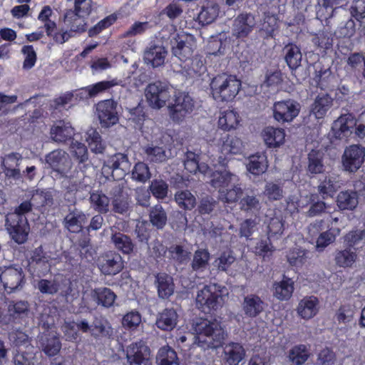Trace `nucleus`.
<instances>
[{
  "label": "nucleus",
  "mask_w": 365,
  "mask_h": 365,
  "mask_svg": "<svg viewBox=\"0 0 365 365\" xmlns=\"http://www.w3.org/2000/svg\"><path fill=\"white\" fill-rule=\"evenodd\" d=\"M127 157L121 153H117L108 157L101 168V175L106 179L114 180L121 178L125 175L127 168Z\"/></svg>",
  "instance_id": "13"
},
{
  "label": "nucleus",
  "mask_w": 365,
  "mask_h": 365,
  "mask_svg": "<svg viewBox=\"0 0 365 365\" xmlns=\"http://www.w3.org/2000/svg\"><path fill=\"white\" fill-rule=\"evenodd\" d=\"M332 105V99L328 95L318 96L313 103L311 114L317 119L324 118Z\"/></svg>",
  "instance_id": "33"
},
{
  "label": "nucleus",
  "mask_w": 365,
  "mask_h": 365,
  "mask_svg": "<svg viewBox=\"0 0 365 365\" xmlns=\"http://www.w3.org/2000/svg\"><path fill=\"white\" fill-rule=\"evenodd\" d=\"M111 327L107 320L101 319L95 322L94 329H93V334L107 336L111 334Z\"/></svg>",
  "instance_id": "62"
},
{
  "label": "nucleus",
  "mask_w": 365,
  "mask_h": 365,
  "mask_svg": "<svg viewBox=\"0 0 365 365\" xmlns=\"http://www.w3.org/2000/svg\"><path fill=\"white\" fill-rule=\"evenodd\" d=\"M267 227L269 239L278 238L283 233L284 225L278 217L272 218Z\"/></svg>",
  "instance_id": "60"
},
{
  "label": "nucleus",
  "mask_w": 365,
  "mask_h": 365,
  "mask_svg": "<svg viewBox=\"0 0 365 365\" xmlns=\"http://www.w3.org/2000/svg\"><path fill=\"white\" fill-rule=\"evenodd\" d=\"M224 359L229 365H238L245 357V350L239 343L231 342L223 349Z\"/></svg>",
  "instance_id": "29"
},
{
  "label": "nucleus",
  "mask_w": 365,
  "mask_h": 365,
  "mask_svg": "<svg viewBox=\"0 0 365 365\" xmlns=\"http://www.w3.org/2000/svg\"><path fill=\"white\" fill-rule=\"evenodd\" d=\"M148 159L153 162H163L168 158L166 151L162 146L151 144L145 148Z\"/></svg>",
  "instance_id": "52"
},
{
  "label": "nucleus",
  "mask_w": 365,
  "mask_h": 365,
  "mask_svg": "<svg viewBox=\"0 0 365 365\" xmlns=\"http://www.w3.org/2000/svg\"><path fill=\"white\" fill-rule=\"evenodd\" d=\"M5 225L11 240L16 243L21 245L26 242L30 226L26 217L17 214H8Z\"/></svg>",
  "instance_id": "8"
},
{
  "label": "nucleus",
  "mask_w": 365,
  "mask_h": 365,
  "mask_svg": "<svg viewBox=\"0 0 365 365\" xmlns=\"http://www.w3.org/2000/svg\"><path fill=\"white\" fill-rule=\"evenodd\" d=\"M46 162L55 171L67 173L71 168V160L68 153L62 150H54L46 155Z\"/></svg>",
  "instance_id": "19"
},
{
  "label": "nucleus",
  "mask_w": 365,
  "mask_h": 365,
  "mask_svg": "<svg viewBox=\"0 0 365 365\" xmlns=\"http://www.w3.org/2000/svg\"><path fill=\"white\" fill-rule=\"evenodd\" d=\"M254 18L250 14H241L235 19L233 24V35L237 38L246 37L252 30Z\"/></svg>",
  "instance_id": "30"
},
{
  "label": "nucleus",
  "mask_w": 365,
  "mask_h": 365,
  "mask_svg": "<svg viewBox=\"0 0 365 365\" xmlns=\"http://www.w3.org/2000/svg\"><path fill=\"white\" fill-rule=\"evenodd\" d=\"M116 106L113 100H106L98 103L96 111L103 126L109 127L118 122Z\"/></svg>",
  "instance_id": "17"
},
{
  "label": "nucleus",
  "mask_w": 365,
  "mask_h": 365,
  "mask_svg": "<svg viewBox=\"0 0 365 365\" xmlns=\"http://www.w3.org/2000/svg\"><path fill=\"white\" fill-rule=\"evenodd\" d=\"M42 351L48 356L57 355L61 349L59 337L52 332H43L38 339Z\"/></svg>",
  "instance_id": "25"
},
{
  "label": "nucleus",
  "mask_w": 365,
  "mask_h": 365,
  "mask_svg": "<svg viewBox=\"0 0 365 365\" xmlns=\"http://www.w3.org/2000/svg\"><path fill=\"white\" fill-rule=\"evenodd\" d=\"M85 215L70 212L65 217V226L69 232L78 233L82 230Z\"/></svg>",
  "instance_id": "45"
},
{
  "label": "nucleus",
  "mask_w": 365,
  "mask_h": 365,
  "mask_svg": "<svg viewBox=\"0 0 365 365\" xmlns=\"http://www.w3.org/2000/svg\"><path fill=\"white\" fill-rule=\"evenodd\" d=\"M365 161V148L360 145L346 147L341 156L342 170L351 173H356Z\"/></svg>",
  "instance_id": "11"
},
{
  "label": "nucleus",
  "mask_w": 365,
  "mask_h": 365,
  "mask_svg": "<svg viewBox=\"0 0 365 365\" xmlns=\"http://www.w3.org/2000/svg\"><path fill=\"white\" fill-rule=\"evenodd\" d=\"M296 311L302 319H311L317 316L319 311V301L314 296L305 297L299 302Z\"/></svg>",
  "instance_id": "21"
},
{
  "label": "nucleus",
  "mask_w": 365,
  "mask_h": 365,
  "mask_svg": "<svg viewBox=\"0 0 365 365\" xmlns=\"http://www.w3.org/2000/svg\"><path fill=\"white\" fill-rule=\"evenodd\" d=\"M178 314L173 309H165L157 317L155 324L164 331L172 330L177 324Z\"/></svg>",
  "instance_id": "32"
},
{
  "label": "nucleus",
  "mask_w": 365,
  "mask_h": 365,
  "mask_svg": "<svg viewBox=\"0 0 365 365\" xmlns=\"http://www.w3.org/2000/svg\"><path fill=\"white\" fill-rule=\"evenodd\" d=\"M74 128L70 122L58 120L51 127L50 135L53 140L58 143H66L73 139Z\"/></svg>",
  "instance_id": "22"
},
{
  "label": "nucleus",
  "mask_w": 365,
  "mask_h": 365,
  "mask_svg": "<svg viewBox=\"0 0 365 365\" xmlns=\"http://www.w3.org/2000/svg\"><path fill=\"white\" fill-rule=\"evenodd\" d=\"M197 155L193 153H188L187 154V158L185 161V168L190 173H196L197 171L204 175H209L211 176L210 168L203 163L199 164L197 159Z\"/></svg>",
  "instance_id": "40"
},
{
  "label": "nucleus",
  "mask_w": 365,
  "mask_h": 365,
  "mask_svg": "<svg viewBox=\"0 0 365 365\" xmlns=\"http://www.w3.org/2000/svg\"><path fill=\"white\" fill-rule=\"evenodd\" d=\"M358 259L356 251L351 248L338 251L335 254L334 260L337 266L343 268H351Z\"/></svg>",
  "instance_id": "34"
},
{
  "label": "nucleus",
  "mask_w": 365,
  "mask_h": 365,
  "mask_svg": "<svg viewBox=\"0 0 365 365\" xmlns=\"http://www.w3.org/2000/svg\"><path fill=\"white\" fill-rule=\"evenodd\" d=\"M309 353L304 345L294 346L289 351L288 357L289 361L295 365L303 364L309 358Z\"/></svg>",
  "instance_id": "44"
},
{
  "label": "nucleus",
  "mask_w": 365,
  "mask_h": 365,
  "mask_svg": "<svg viewBox=\"0 0 365 365\" xmlns=\"http://www.w3.org/2000/svg\"><path fill=\"white\" fill-rule=\"evenodd\" d=\"M284 52L285 61L290 68H297L300 66L302 56L297 46L289 44L285 46Z\"/></svg>",
  "instance_id": "41"
},
{
  "label": "nucleus",
  "mask_w": 365,
  "mask_h": 365,
  "mask_svg": "<svg viewBox=\"0 0 365 365\" xmlns=\"http://www.w3.org/2000/svg\"><path fill=\"white\" fill-rule=\"evenodd\" d=\"M219 14V6L214 3H210L202 8L198 15V19L202 24H208L213 22Z\"/></svg>",
  "instance_id": "43"
},
{
  "label": "nucleus",
  "mask_w": 365,
  "mask_h": 365,
  "mask_svg": "<svg viewBox=\"0 0 365 365\" xmlns=\"http://www.w3.org/2000/svg\"><path fill=\"white\" fill-rule=\"evenodd\" d=\"M235 262V257L231 250H226L222 252L214 261V265L220 271L226 272L228 268Z\"/></svg>",
  "instance_id": "51"
},
{
  "label": "nucleus",
  "mask_w": 365,
  "mask_h": 365,
  "mask_svg": "<svg viewBox=\"0 0 365 365\" xmlns=\"http://www.w3.org/2000/svg\"><path fill=\"white\" fill-rule=\"evenodd\" d=\"M196 48L195 37L187 33L177 35L172 43V51L175 56L183 62L191 59Z\"/></svg>",
  "instance_id": "10"
},
{
  "label": "nucleus",
  "mask_w": 365,
  "mask_h": 365,
  "mask_svg": "<svg viewBox=\"0 0 365 365\" xmlns=\"http://www.w3.org/2000/svg\"><path fill=\"white\" fill-rule=\"evenodd\" d=\"M322 160V153L319 151L312 150L309 154V171L315 174L322 173L324 170V165Z\"/></svg>",
  "instance_id": "55"
},
{
  "label": "nucleus",
  "mask_w": 365,
  "mask_h": 365,
  "mask_svg": "<svg viewBox=\"0 0 365 365\" xmlns=\"http://www.w3.org/2000/svg\"><path fill=\"white\" fill-rule=\"evenodd\" d=\"M156 361L158 365H180L176 352L168 346L159 349Z\"/></svg>",
  "instance_id": "39"
},
{
  "label": "nucleus",
  "mask_w": 365,
  "mask_h": 365,
  "mask_svg": "<svg viewBox=\"0 0 365 365\" xmlns=\"http://www.w3.org/2000/svg\"><path fill=\"white\" fill-rule=\"evenodd\" d=\"M359 203L356 192L344 190L340 192L336 197V205L341 210H352Z\"/></svg>",
  "instance_id": "35"
},
{
  "label": "nucleus",
  "mask_w": 365,
  "mask_h": 365,
  "mask_svg": "<svg viewBox=\"0 0 365 365\" xmlns=\"http://www.w3.org/2000/svg\"><path fill=\"white\" fill-rule=\"evenodd\" d=\"M286 131L282 128L267 126L261 132V138L269 148H279L286 143Z\"/></svg>",
  "instance_id": "18"
},
{
  "label": "nucleus",
  "mask_w": 365,
  "mask_h": 365,
  "mask_svg": "<svg viewBox=\"0 0 365 365\" xmlns=\"http://www.w3.org/2000/svg\"><path fill=\"white\" fill-rule=\"evenodd\" d=\"M195 336V343L203 349L217 348L225 339V334L217 319H197L192 323Z\"/></svg>",
  "instance_id": "1"
},
{
  "label": "nucleus",
  "mask_w": 365,
  "mask_h": 365,
  "mask_svg": "<svg viewBox=\"0 0 365 365\" xmlns=\"http://www.w3.org/2000/svg\"><path fill=\"white\" fill-rule=\"evenodd\" d=\"M211 185L218 189L219 197L226 202H235L242 195L240 187L235 185L236 176L231 175L226 169L215 170L210 176Z\"/></svg>",
  "instance_id": "4"
},
{
  "label": "nucleus",
  "mask_w": 365,
  "mask_h": 365,
  "mask_svg": "<svg viewBox=\"0 0 365 365\" xmlns=\"http://www.w3.org/2000/svg\"><path fill=\"white\" fill-rule=\"evenodd\" d=\"M141 322V314L138 312L133 310L125 314L122 319L123 327L129 330L136 329Z\"/></svg>",
  "instance_id": "50"
},
{
  "label": "nucleus",
  "mask_w": 365,
  "mask_h": 365,
  "mask_svg": "<svg viewBox=\"0 0 365 365\" xmlns=\"http://www.w3.org/2000/svg\"><path fill=\"white\" fill-rule=\"evenodd\" d=\"M91 9L83 10L80 8L67 10L64 15V24L71 31L83 32L86 30V17L89 15Z\"/></svg>",
  "instance_id": "16"
},
{
  "label": "nucleus",
  "mask_w": 365,
  "mask_h": 365,
  "mask_svg": "<svg viewBox=\"0 0 365 365\" xmlns=\"http://www.w3.org/2000/svg\"><path fill=\"white\" fill-rule=\"evenodd\" d=\"M242 118L235 110L227 109L220 113L218 116V127L225 131L238 129L241 125Z\"/></svg>",
  "instance_id": "23"
},
{
  "label": "nucleus",
  "mask_w": 365,
  "mask_h": 365,
  "mask_svg": "<svg viewBox=\"0 0 365 365\" xmlns=\"http://www.w3.org/2000/svg\"><path fill=\"white\" fill-rule=\"evenodd\" d=\"M110 200L108 197L101 193L93 194V207L101 212L108 210Z\"/></svg>",
  "instance_id": "61"
},
{
  "label": "nucleus",
  "mask_w": 365,
  "mask_h": 365,
  "mask_svg": "<svg viewBox=\"0 0 365 365\" xmlns=\"http://www.w3.org/2000/svg\"><path fill=\"white\" fill-rule=\"evenodd\" d=\"M340 187L339 177L332 175L325 177L324 180L319 185L318 190L324 197L325 196L332 197Z\"/></svg>",
  "instance_id": "38"
},
{
  "label": "nucleus",
  "mask_w": 365,
  "mask_h": 365,
  "mask_svg": "<svg viewBox=\"0 0 365 365\" xmlns=\"http://www.w3.org/2000/svg\"><path fill=\"white\" fill-rule=\"evenodd\" d=\"M14 365H36L37 359L33 351H18L13 358Z\"/></svg>",
  "instance_id": "53"
},
{
  "label": "nucleus",
  "mask_w": 365,
  "mask_h": 365,
  "mask_svg": "<svg viewBox=\"0 0 365 365\" xmlns=\"http://www.w3.org/2000/svg\"><path fill=\"white\" fill-rule=\"evenodd\" d=\"M43 253L41 246L36 248L31 253L28 264V272L34 277H41L47 272V265L43 259Z\"/></svg>",
  "instance_id": "26"
},
{
  "label": "nucleus",
  "mask_w": 365,
  "mask_h": 365,
  "mask_svg": "<svg viewBox=\"0 0 365 365\" xmlns=\"http://www.w3.org/2000/svg\"><path fill=\"white\" fill-rule=\"evenodd\" d=\"M355 125L356 119L353 115L350 113L341 115L332 125V135L338 139L347 138L352 133Z\"/></svg>",
  "instance_id": "20"
},
{
  "label": "nucleus",
  "mask_w": 365,
  "mask_h": 365,
  "mask_svg": "<svg viewBox=\"0 0 365 365\" xmlns=\"http://www.w3.org/2000/svg\"><path fill=\"white\" fill-rule=\"evenodd\" d=\"M158 295L162 299H167L174 292V284L171 277L166 274H159L156 277Z\"/></svg>",
  "instance_id": "36"
},
{
  "label": "nucleus",
  "mask_w": 365,
  "mask_h": 365,
  "mask_svg": "<svg viewBox=\"0 0 365 365\" xmlns=\"http://www.w3.org/2000/svg\"><path fill=\"white\" fill-rule=\"evenodd\" d=\"M174 93L175 89L169 83L155 81L147 86L145 96L152 108L160 109L169 103Z\"/></svg>",
  "instance_id": "5"
},
{
  "label": "nucleus",
  "mask_w": 365,
  "mask_h": 365,
  "mask_svg": "<svg viewBox=\"0 0 365 365\" xmlns=\"http://www.w3.org/2000/svg\"><path fill=\"white\" fill-rule=\"evenodd\" d=\"M247 168L253 175H260L264 173L267 168V156L264 153H257L250 156Z\"/></svg>",
  "instance_id": "37"
},
{
  "label": "nucleus",
  "mask_w": 365,
  "mask_h": 365,
  "mask_svg": "<svg viewBox=\"0 0 365 365\" xmlns=\"http://www.w3.org/2000/svg\"><path fill=\"white\" fill-rule=\"evenodd\" d=\"M112 240L116 248L123 252L129 254L133 251V243L127 236L121 233H116L113 235Z\"/></svg>",
  "instance_id": "54"
},
{
  "label": "nucleus",
  "mask_w": 365,
  "mask_h": 365,
  "mask_svg": "<svg viewBox=\"0 0 365 365\" xmlns=\"http://www.w3.org/2000/svg\"><path fill=\"white\" fill-rule=\"evenodd\" d=\"M351 14L358 21L365 19V0H354Z\"/></svg>",
  "instance_id": "64"
},
{
  "label": "nucleus",
  "mask_w": 365,
  "mask_h": 365,
  "mask_svg": "<svg viewBox=\"0 0 365 365\" xmlns=\"http://www.w3.org/2000/svg\"><path fill=\"white\" fill-rule=\"evenodd\" d=\"M150 219L154 226L162 228L166 223L167 216L163 207L160 205H156L150 212Z\"/></svg>",
  "instance_id": "56"
},
{
  "label": "nucleus",
  "mask_w": 365,
  "mask_h": 365,
  "mask_svg": "<svg viewBox=\"0 0 365 365\" xmlns=\"http://www.w3.org/2000/svg\"><path fill=\"white\" fill-rule=\"evenodd\" d=\"M317 363V365H335V354L329 349H324L319 354Z\"/></svg>",
  "instance_id": "63"
},
{
  "label": "nucleus",
  "mask_w": 365,
  "mask_h": 365,
  "mask_svg": "<svg viewBox=\"0 0 365 365\" xmlns=\"http://www.w3.org/2000/svg\"><path fill=\"white\" fill-rule=\"evenodd\" d=\"M95 294L98 303L106 307H111L116 298V295L110 289L103 287L97 289Z\"/></svg>",
  "instance_id": "47"
},
{
  "label": "nucleus",
  "mask_w": 365,
  "mask_h": 365,
  "mask_svg": "<svg viewBox=\"0 0 365 365\" xmlns=\"http://www.w3.org/2000/svg\"><path fill=\"white\" fill-rule=\"evenodd\" d=\"M126 358L129 365H152L150 348L142 341L127 348Z\"/></svg>",
  "instance_id": "15"
},
{
  "label": "nucleus",
  "mask_w": 365,
  "mask_h": 365,
  "mask_svg": "<svg viewBox=\"0 0 365 365\" xmlns=\"http://www.w3.org/2000/svg\"><path fill=\"white\" fill-rule=\"evenodd\" d=\"M227 287L216 284L204 287L198 291L195 303L197 307L205 313H210L222 307L228 297Z\"/></svg>",
  "instance_id": "3"
},
{
  "label": "nucleus",
  "mask_w": 365,
  "mask_h": 365,
  "mask_svg": "<svg viewBox=\"0 0 365 365\" xmlns=\"http://www.w3.org/2000/svg\"><path fill=\"white\" fill-rule=\"evenodd\" d=\"M339 232V228L331 227L328 231L322 232L317 238V248L322 250L332 243Z\"/></svg>",
  "instance_id": "48"
},
{
  "label": "nucleus",
  "mask_w": 365,
  "mask_h": 365,
  "mask_svg": "<svg viewBox=\"0 0 365 365\" xmlns=\"http://www.w3.org/2000/svg\"><path fill=\"white\" fill-rule=\"evenodd\" d=\"M210 260V253L207 250H197L193 256L192 267L194 269H200L206 267Z\"/></svg>",
  "instance_id": "57"
},
{
  "label": "nucleus",
  "mask_w": 365,
  "mask_h": 365,
  "mask_svg": "<svg viewBox=\"0 0 365 365\" xmlns=\"http://www.w3.org/2000/svg\"><path fill=\"white\" fill-rule=\"evenodd\" d=\"M211 95L217 102H230L239 93L242 83L234 75L222 73L214 77L210 82Z\"/></svg>",
  "instance_id": "2"
},
{
  "label": "nucleus",
  "mask_w": 365,
  "mask_h": 365,
  "mask_svg": "<svg viewBox=\"0 0 365 365\" xmlns=\"http://www.w3.org/2000/svg\"><path fill=\"white\" fill-rule=\"evenodd\" d=\"M0 282L9 293L21 289L26 283L22 268L14 266L0 268Z\"/></svg>",
  "instance_id": "12"
},
{
  "label": "nucleus",
  "mask_w": 365,
  "mask_h": 365,
  "mask_svg": "<svg viewBox=\"0 0 365 365\" xmlns=\"http://www.w3.org/2000/svg\"><path fill=\"white\" fill-rule=\"evenodd\" d=\"M7 312L9 320L14 323H19L21 320L28 317L29 314V304L26 301H10Z\"/></svg>",
  "instance_id": "28"
},
{
  "label": "nucleus",
  "mask_w": 365,
  "mask_h": 365,
  "mask_svg": "<svg viewBox=\"0 0 365 365\" xmlns=\"http://www.w3.org/2000/svg\"><path fill=\"white\" fill-rule=\"evenodd\" d=\"M356 307L352 304L341 305L336 312L335 318L340 324H348L354 318Z\"/></svg>",
  "instance_id": "42"
},
{
  "label": "nucleus",
  "mask_w": 365,
  "mask_h": 365,
  "mask_svg": "<svg viewBox=\"0 0 365 365\" xmlns=\"http://www.w3.org/2000/svg\"><path fill=\"white\" fill-rule=\"evenodd\" d=\"M22 53L25 55L23 67L25 69H31L36 62V53L32 45L24 46L21 48Z\"/></svg>",
  "instance_id": "59"
},
{
  "label": "nucleus",
  "mask_w": 365,
  "mask_h": 365,
  "mask_svg": "<svg viewBox=\"0 0 365 365\" xmlns=\"http://www.w3.org/2000/svg\"><path fill=\"white\" fill-rule=\"evenodd\" d=\"M242 148L243 143L240 138L230 135H225L217 145V149L220 155L217 163L215 160H212V166L216 168L219 165L222 167V170H225V166L228 159L232 155L240 154ZM217 170H221V169L219 168Z\"/></svg>",
  "instance_id": "6"
},
{
  "label": "nucleus",
  "mask_w": 365,
  "mask_h": 365,
  "mask_svg": "<svg viewBox=\"0 0 365 365\" xmlns=\"http://www.w3.org/2000/svg\"><path fill=\"white\" fill-rule=\"evenodd\" d=\"M264 302L257 295L249 294L245 297L242 303V309L245 315L249 318H255L264 309Z\"/></svg>",
  "instance_id": "27"
},
{
  "label": "nucleus",
  "mask_w": 365,
  "mask_h": 365,
  "mask_svg": "<svg viewBox=\"0 0 365 365\" xmlns=\"http://www.w3.org/2000/svg\"><path fill=\"white\" fill-rule=\"evenodd\" d=\"M175 200L180 207L186 210H192L196 205L195 196L187 190L178 192Z\"/></svg>",
  "instance_id": "46"
},
{
  "label": "nucleus",
  "mask_w": 365,
  "mask_h": 365,
  "mask_svg": "<svg viewBox=\"0 0 365 365\" xmlns=\"http://www.w3.org/2000/svg\"><path fill=\"white\" fill-rule=\"evenodd\" d=\"M150 190L155 197L163 199L167 196L168 185L163 180H154L151 182Z\"/></svg>",
  "instance_id": "58"
},
{
  "label": "nucleus",
  "mask_w": 365,
  "mask_h": 365,
  "mask_svg": "<svg viewBox=\"0 0 365 365\" xmlns=\"http://www.w3.org/2000/svg\"><path fill=\"white\" fill-rule=\"evenodd\" d=\"M272 295L279 301H287L294 291V282L292 279L284 277L281 280L276 281L272 284Z\"/></svg>",
  "instance_id": "24"
},
{
  "label": "nucleus",
  "mask_w": 365,
  "mask_h": 365,
  "mask_svg": "<svg viewBox=\"0 0 365 365\" xmlns=\"http://www.w3.org/2000/svg\"><path fill=\"white\" fill-rule=\"evenodd\" d=\"M172 97L174 99L168 105L170 117L176 123L182 122L193 110L192 98L188 93L175 91Z\"/></svg>",
  "instance_id": "7"
},
{
  "label": "nucleus",
  "mask_w": 365,
  "mask_h": 365,
  "mask_svg": "<svg viewBox=\"0 0 365 365\" xmlns=\"http://www.w3.org/2000/svg\"><path fill=\"white\" fill-rule=\"evenodd\" d=\"M300 110L299 103L292 99L276 101L272 107L274 119L281 123L293 121L299 115Z\"/></svg>",
  "instance_id": "9"
},
{
  "label": "nucleus",
  "mask_w": 365,
  "mask_h": 365,
  "mask_svg": "<svg viewBox=\"0 0 365 365\" xmlns=\"http://www.w3.org/2000/svg\"><path fill=\"white\" fill-rule=\"evenodd\" d=\"M151 177L150 169L147 164L139 162L136 163L132 170V178L138 182H145Z\"/></svg>",
  "instance_id": "49"
},
{
  "label": "nucleus",
  "mask_w": 365,
  "mask_h": 365,
  "mask_svg": "<svg viewBox=\"0 0 365 365\" xmlns=\"http://www.w3.org/2000/svg\"><path fill=\"white\" fill-rule=\"evenodd\" d=\"M97 266L106 275H115L124 267L121 256L115 252H108L101 255L97 259Z\"/></svg>",
  "instance_id": "14"
},
{
  "label": "nucleus",
  "mask_w": 365,
  "mask_h": 365,
  "mask_svg": "<svg viewBox=\"0 0 365 365\" xmlns=\"http://www.w3.org/2000/svg\"><path fill=\"white\" fill-rule=\"evenodd\" d=\"M167 51L162 46H153L145 51L144 61L148 65L158 67L164 63Z\"/></svg>",
  "instance_id": "31"
}]
</instances>
